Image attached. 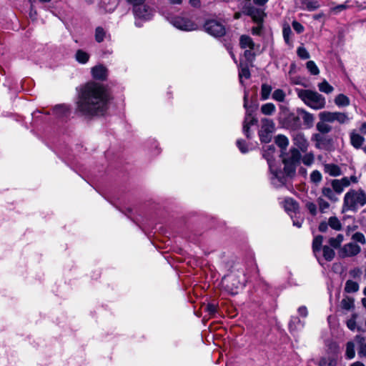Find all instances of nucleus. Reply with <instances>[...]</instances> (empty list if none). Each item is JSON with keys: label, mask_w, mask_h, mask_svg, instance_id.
<instances>
[{"label": "nucleus", "mask_w": 366, "mask_h": 366, "mask_svg": "<svg viewBox=\"0 0 366 366\" xmlns=\"http://www.w3.org/2000/svg\"><path fill=\"white\" fill-rule=\"evenodd\" d=\"M319 366H336V361L332 358H322L320 361Z\"/></svg>", "instance_id": "43"}, {"label": "nucleus", "mask_w": 366, "mask_h": 366, "mask_svg": "<svg viewBox=\"0 0 366 366\" xmlns=\"http://www.w3.org/2000/svg\"><path fill=\"white\" fill-rule=\"evenodd\" d=\"M358 228V225L353 224L352 225H347L346 229V234L347 236L351 235L352 233L355 232V230Z\"/></svg>", "instance_id": "55"}, {"label": "nucleus", "mask_w": 366, "mask_h": 366, "mask_svg": "<svg viewBox=\"0 0 366 366\" xmlns=\"http://www.w3.org/2000/svg\"><path fill=\"white\" fill-rule=\"evenodd\" d=\"M76 60L80 64H85L89 59V55L86 51L79 49L75 54Z\"/></svg>", "instance_id": "26"}, {"label": "nucleus", "mask_w": 366, "mask_h": 366, "mask_svg": "<svg viewBox=\"0 0 366 366\" xmlns=\"http://www.w3.org/2000/svg\"><path fill=\"white\" fill-rule=\"evenodd\" d=\"M317 203L322 212H325L330 207L329 203L321 197L317 199Z\"/></svg>", "instance_id": "46"}, {"label": "nucleus", "mask_w": 366, "mask_h": 366, "mask_svg": "<svg viewBox=\"0 0 366 366\" xmlns=\"http://www.w3.org/2000/svg\"><path fill=\"white\" fill-rule=\"evenodd\" d=\"M306 207H307V209L310 211V212L312 215H315L316 214V213H317V207H316L315 204H314L313 202H307L306 204Z\"/></svg>", "instance_id": "54"}, {"label": "nucleus", "mask_w": 366, "mask_h": 366, "mask_svg": "<svg viewBox=\"0 0 366 366\" xmlns=\"http://www.w3.org/2000/svg\"><path fill=\"white\" fill-rule=\"evenodd\" d=\"M272 88L270 85L263 84L261 86V99L267 100L269 98Z\"/></svg>", "instance_id": "30"}, {"label": "nucleus", "mask_w": 366, "mask_h": 366, "mask_svg": "<svg viewBox=\"0 0 366 366\" xmlns=\"http://www.w3.org/2000/svg\"><path fill=\"white\" fill-rule=\"evenodd\" d=\"M317 87L320 92L327 94H331L334 91V87L330 85L326 80L319 83L317 84Z\"/></svg>", "instance_id": "24"}, {"label": "nucleus", "mask_w": 366, "mask_h": 366, "mask_svg": "<svg viewBox=\"0 0 366 366\" xmlns=\"http://www.w3.org/2000/svg\"><path fill=\"white\" fill-rule=\"evenodd\" d=\"M346 355L348 359H352L355 355V345L352 342L347 343Z\"/></svg>", "instance_id": "40"}, {"label": "nucleus", "mask_w": 366, "mask_h": 366, "mask_svg": "<svg viewBox=\"0 0 366 366\" xmlns=\"http://www.w3.org/2000/svg\"><path fill=\"white\" fill-rule=\"evenodd\" d=\"M204 28L207 33L215 37L222 36L226 32L224 26L221 22L214 19L207 21Z\"/></svg>", "instance_id": "8"}, {"label": "nucleus", "mask_w": 366, "mask_h": 366, "mask_svg": "<svg viewBox=\"0 0 366 366\" xmlns=\"http://www.w3.org/2000/svg\"><path fill=\"white\" fill-rule=\"evenodd\" d=\"M297 55L302 59H307L310 58V54L305 47L300 46L297 51Z\"/></svg>", "instance_id": "48"}, {"label": "nucleus", "mask_w": 366, "mask_h": 366, "mask_svg": "<svg viewBox=\"0 0 366 366\" xmlns=\"http://www.w3.org/2000/svg\"><path fill=\"white\" fill-rule=\"evenodd\" d=\"M207 310L209 312L210 315L214 314L217 312V307L213 304H209L207 306Z\"/></svg>", "instance_id": "59"}, {"label": "nucleus", "mask_w": 366, "mask_h": 366, "mask_svg": "<svg viewBox=\"0 0 366 366\" xmlns=\"http://www.w3.org/2000/svg\"><path fill=\"white\" fill-rule=\"evenodd\" d=\"M347 326L351 330H355L356 327V322L354 320H349L347 321Z\"/></svg>", "instance_id": "60"}, {"label": "nucleus", "mask_w": 366, "mask_h": 366, "mask_svg": "<svg viewBox=\"0 0 366 366\" xmlns=\"http://www.w3.org/2000/svg\"><path fill=\"white\" fill-rule=\"evenodd\" d=\"M106 36V31L102 27H97L95 30V40L100 43L104 41Z\"/></svg>", "instance_id": "38"}, {"label": "nucleus", "mask_w": 366, "mask_h": 366, "mask_svg": "<svg viewBox=\"0 0 366 366\" xmlns=\"http://www.w3.org/2000/svg\"><path fill=\"white\" fill-rule=\"evenodd\" d=\"M261 112L264 115H272L276 111V107L272 103H267L261 107Z\"/></svg>", "instance_id": "25"}, {"label": "nucleus", "mask_w": 366, "mask_h": 366, "mask_svg": "<svg viewBox=\"0 0 366 366\" xmlns=\"http://www.w3.org/2000/svg\"><path fill=\"white\" fill-rule=\"evenodd\" d=\"M335 299H336V300L337 302L338 306L342 307V305H343V298H341L340 291H338L335 294Z\"/></svg>", "instance_id": "58"}, {"label": "nucleus", "mask_w": 366, "mask_h": 366, "mask_svg": "<svg viewBox=\"0 0 366 366\" xmlns=\"http://www.w3.org/2000/svg\"><path fill=\"white\" fill-rule=\"evenodd\" d=\"M320 7V4L317 1H310L307 3V8L310 11H314Z\"/></svg>", "instance_id": "50"}, {"label": "nucleus", "mask_w": 366, "mask_h": 366, "mask_svg": "<svg viewBox=\"0 0 366 366\" xmlns=\"http://www.w3.org/2000/svg\"><path fill=\"white\" fill-rule=\"evenodd\" d=\"M293 142L301 151H307L309 143L302 133H297L293 137Z\"/></svg>", "instance_id": "13"}, {"label": "nucleus", "mask_w": 366, "mask_h": 366, "mask_svg": "<svg viewBox=\"0 0 366 366\" xmlns=\"http://www.w3.org/2000/svg\"><path fill=\"white\" fill-rule=\"evenodd\" d=\"M261 128L259 131V136L262 142H269L271 140L272 134L274 131L275 125L272 119H262Z\"/></svg>", "instance_id": "7"}, {"label": "nucleus", "mask_w": 366, "mask_h": 366, "mask_svg": "<svg viewBox=\"0 0 366 366\" xmlns=\"http://www.w3.org/2000/svg\"><path fill=\"white\" fill-rule=\"evenodd\" d=\"M336 317L335 316L328 317V322L331 327H335L336 325Z\"/></svg>", "instance_id": "64"}, {"label": "nucleus", "mask_w": 366, "mask_h": 366, "mask_svg": "<svg viewBox=\"0 0 366 366\" xmlns=\"http://www.w3.org/2000/svg\"><path fill=\"white\" fill-rule=\"evenodd\" d=\"M54 112L59 117L65 116L69 112H68V108L65 105H58V106H56L54 107Z\"/></svg>", "instance_id": "39"}, {"label": "nucleus", "mask_w": 366, "mask_h": 366, "mask_svg": "<svg viewBox=\"0 0 366 366\" xmlns=\"http://www.w3.org/2000/svg\"><path fill=\"white\" fill-rule=\"evenodd\" d=\"M237 145L239 148V149L242 152V153H246L248 152V149L247 148V146H246V144L244 142V141L243 140H237Z\"/></svg>", "instance_id": "51"}, {"label": "nucleus", "mask_w": 366, "mask_h": 366, "mask_svg": "<svg viewBox=\"0 0 366 366\" xmlns=\"http://www.w3.org/2000/svg\"><path fill=\"white\" fill-rule=\"evenodd\" d=\"M322 174L321 173L315 170L313 171L310 174V179L314 183H319L322 180Z\"/></svg>", "instance_id": "47"}, {"label": "nucleus", "mask_w": 366, "mask_h": 366, "mask_svg": "<svg viewBox=\"0 0 366 366\" xmlns=\"http://www.w3.org/2000/svg\"><path fill=\"white\" fill-rule=\"evenodd\" d=\"M315 142L316 147L319 149H329L331 146V139L320 134H316L312 137Z\"/></svg>", "instance_id": "12"}, {"label": "nucleus", "mask_w": 366, "mask_h": 366, "mask_svg": "<svg viewBox=\"0 0 366 366\" xmlns=\"http://www.w3.org/2000/svg\"><path fill=\"white\" fill-rule=\"evenodd\" d=\"M304 324L300 321V320L297 317H292L290 322V328L291 330H297L302 328Z\"/></svg>", "instance_id": "32"}, {"label": "nucleus", "mask_w": 366, "mask_h": 366, "mask_svg": "<svg viewBox=\"0 0 366 366\" xmlns=\"http://www.w3.org/2000/svg\"><path fill=\"white\" fill-rule=\"evenodd\" d=\"M322 194L324 197H327L332 202H337L340 196L330 187H323L322 189Z\"/></svg>", "instance_id": "18"}, {"label": "nucleus", "mask_w": 366, "mask_h": 366, "mask_svg": "<svg viewBox=\"0 0 366 366\" xmlns=\"http://www.w3.org/2000/svg\"><path fill=\"white\" fill-rule=\"evenodd\" d=\"M169 22L176 28L186 31H194L198 29L197 24L190 18L184 16L172 17Z\"/></svg>", "instance_id": "5"}, {"label": "nucleus", "mask_w": 366, "mask_h": 366, "mask_svg": "<svg viewBox=\"0 0 366 366\" xmlns=\"http://www.w3.org/2000/svg\"><path fill=\"white\" fill-rule=\"evenodd\" d=\"M109 96L104 87L92 81L81 89L76 102V109L82 115H103L108 108Z\"/></svg>", "instance_id": "1"}, {"label": "nucleus", "mask_w": 366, "mask_h": 366, "mask_svg": "<svg viewBox=\"0 0 366 366\" xmlns=\"http://www.w3.org/2000/svg\"><path fill=\"white\" fill-rule=\"evenodd\" d=\"M323 257L327 261H331L335 257V252L328 246L323 247Z\"/></svg>", "instance_id": "35"}, {"label": "nucleus", "mask_w": 366, "mask_h": 366, "mask_svg": "<svg viewBox=\"0 0 366 366\" xmlns=\"http://www.w3.org/2000/svg\"><path fill=\"white\" fill-rule=\"evenodd\" d=\"M323 242V237L321 235L315 237L312 242V249L314 252H319L320 250L322 244Z\"/></svg>", "instance_id": "37"}, {"label": "nucleus", "mask_w": 366, "mask_h": 366, "mask_svg": "<svg viewBox=\"0 0 366 366\" xmlns=\"http://www.w3.org/2000/svg\"><path fill=\"white\" fill-rule=\"evenodd\" d=\"M325 172L332 177L340 175L341 169L336 164H327L325 165Z\"/></svg>", "instance_id": "19"}, {"label": "nucleus", "mask_w": 366, "mask_h": 366, "mask_svg": "<svg viewBox=\"0 0 366 366\" xmlns=\"http://www.w3.org/2000/svg\"><path fill=\"white\" fill-rule=\"evenodd\" d=\"M359 355L366 357V342L360 345Z\"/></svg>", "instance_id": "62"}, {"label": "nucleus", "mask_w": 366, "mask_h": 366, "mask_svg": "<svg viewBox=\"0 0 366 366\" xmlns=\"http://www.w3.org/2000/svg\"><path fill=\"white\" fill-rule=\"evenodd\" d=\"M273 146L268 147V152L264 153V157L267 159L270 171L275 178L280 183H284L286 176H292L295 173L296 167L300 159V153L297 149H291L288 153L282 152L281 156L284 163V170H278L269 157L270 153L274 152Z\"/></svg>", "instance_id": "2"}, {"label": "nucleus", "mask_w": 366, "mask_h": 366, "mask_svg": "<svg viewBox=\"0 0 366 366\" xmlns=\"http://www.w3.org/2000/svg\"><path fill=\"white\" fill-rule=\"evenodd\" d=\"M239 8L244 13L250 16L253 20L257 23H261L263 20L264 14L262 10L254 7L250 0H243L241 2Z\"/></svg>", "instance_id": "6"}, {"label": "nucleus", "mask_w": 366, "mask_h": 366, "mask_svg": "<svg viewBox=\"0 0 366 366\" xmlns=\"http://www.w3.org/2000/svg\"><path fill=\"white\" fill-rule=\"evenodd\" d=\"M307 69L312 75H317L319 74L320 71L316 64L313 61H309L306 64Z\"/></svg>", "instance_id": "41"}, {"label": "nucleus", "mask_w": 366, "mask_h": 366, "mask_svg": "<svg viewBox=\"0 0 366 366\" xmlns=\"http://www.w3.org/2000/svg\"><path fill=\"white\" fill-rule=\"evenodd\" d=\"M283 37L285 42L289 44L290 43V37L292 35V30L289 26H285L283 28Z\"/></svg>", "instance_id": "45"}, {"label": "nucleus", "mask_w": 366, "mask_h": 366, "mask_svg": "<svg viewBox=\"0 0 366 366\" xmlns=\"http://www.w3.org/2000/svg\"><path fill=\"white\" fill-rule=\"evenodd\" d=\"M317 129L322 133H327L331 130V127L326 124V122L322 121L317 124Z\"/></svg>", "instance_id": "42"}, {"label": "nucleus", "mask_w": 366, "mask_h": 366, "mask_svg": "<svg viewBox=\"0 0 366 366\" xmlns=\"http://www.w3.org/2000/svg\"><path fill=\"white\" fill-rule=\"evenodd\" d=\"M361 252V247L354 242L345 244V257H354Z\"/></svg>", "instance_id": "14"}, {"label": "nucleus", "mask_w": 366, "mask_h": 366, "mask_svg": "<svg viewBox=\"0 0 366 366\" xmlns=\"http://www.w3.org/2000/svg\"><path fill=\"white\" fill-rule=\"evenodd\" d=\"M286 126L290 129H295L300 126V118L294 114H290L287 118Z\"/></svg>", "instance_id": "20"}, {"label": "nucleus", "mask_w": 366, "mask_h": 366, "mask_svg": "<svg viewBox=\"0 0 366 366\" xmlns=\"http://www.w3.org/2000/svg\"><path fill=\"white\" fill-rule=\"evenodd\" d=\"M321 121L333 123L335 122H342L343 115L340 112H322L319 114Z\"/></svg>", "instance_id": "11"}, {"label": "nucleus", "mask_w": 366, "mask_h": 366, "mask_svg": "<svg viewBox=\"0 0 366 366\" xmlns=\"http://www.w3.org/2000/svg\"><path fill=\"white\" fill-rule=\"evenodd\" d=\"M272 99L275 101L282 102L285 99V93L283 90L277 89L272 94Z\"/></svg>", "instance_id": "36"}, {"label": "nucleus", "mask_w": 366, "mask_h": 366, "mask_svg": "<svg viewBox=\"0 0 366 366\" xmlns=\"http://www.w3.org/2000/svg\"><path fill=\"white\" fill-rule=\"evenodd\" d=\"M274 142L279 147H280L284 151L286 150L287 147L289 145L288 138L282 134H279L277 137H275Z\"/></svg>", "instance_id": "21"}, {"label": "nucleus", "mask_w": 366, "mask_h": 366, "mask_svg": "<svg viewBox=\"0 0 366 366\" xmlns=\"http://www.w3.org/2000/svg\"><path fill=\"white\" fill-rule=\"evenodd\" d=\"M350 236L352 242H354L355 244L360 243L362 244H366L365 235L362 232H355L352 233Z\"/></svg>", "instance_id": "27"}, {"label": "nucleus", "mask_w": 366, "mask_h": 366, "mask_svg": "<svg viewBox=\"0 0 366 366\" xmlns=\"http://www.w3.org/2000/svg\"><path fill=\"white\" fill-rule=\"evenodd\" d=\"M134 16L137 19L149 20L151 19L153 14L152 9L145 4L136 6L133 9Z\"/></svg>", "instance_id": "9"}, {"label": "nucleus", "mask_w": 366, "mask_h": 366, "mask_svg": "<svg viewBox=\"0 0 366 366\" xmlns=\"http://www.w3.org/2000/svg\"><path fill=\"white\" fill-rule=\"evenodd\" d=\"M315 160V157L312 153H307L305 154L302 159V162L304 164L307 166L311 165Z\"/></svg>", "instance_id": "44"}, {"label": "nucleus", "mask_w": 366, "mask_h": 366, "mask_svg": "<svg viewBox=\"0 0 366 366\" xmlns=\"http://www.w3.org/2000/svg\"><path fill=\"white\" fill-rule=\"evenodd\" d=\"M284 207L288 212H295L298 209L297 203L292 199H286L285 200Z\"/></svg>", "instance_id": "29"}, {"label": "nucleus", "mask_w": 366, "mask_h": 366, "mask_svg": "<svg viewBox=\"0 0 366 366\" xmlns=\"http://www.w3.org/2000/svg\"><path fill=\"white\" fill-rule=\"evenodd\" d=\"M365 142V138L359 134L352 132L350 134V143L355 149L362 147Z\"/></svg>", "instance_id": "17"}, {"label": "nucleus", "mask_w": 366, "mask_h": 366, "mask_svg": "<svg viewBox=\"0 0 366 366\" xmlns=\"http://www.w3.org/2000/svg\"><path fill=\"white\" fill-rule=\"evenodd\" d=\"M304 120L305 122L312 123L314 121V117L312 114H311L308 112H305V116H304Z\"/></svg>", "instance_id": "57"}, {"label": "nucleus", "mask_w": 366, "mask_h": 366, "mask_svg": "<svg viewBox=\"0 0 366 366\" xmlns=\"http://www.w3.org/2000/svg\"><path fill=\"white\" fill-rule=\"evenodd\" d=\"M366 204V194L362 189H350L345 194V208L357 211L360 207Z\"/></svg>", "instance_id": "4"}, {"label": "nucleus", "mask_w": 366, "mask_h": 366, "mask_svg": "<svg viewBox=\"0 0 366 366\" xmlns=\"http://www.w3.org/2000/svg\"><path fill=\"white\" fill-rule=\"evenodd\" d=\"M328 225L335 230H340L342 224L336 217H331L328 220Z\"/></svg>", "instance_id": "33"}, {"label": "nucleus", "mask_w": 366, "mask_h": 366, "mask_svg": "<svg viewBox=\"0 0 366 366\" xmlns=\"http://www.w3.org/2000/svg\"><path fill=\"white\" fill-rule=\"evenodd\" d=\"M240 46L243 49L252 50L254 49V44L249 36L243 35L240 37Z\"/></svg>", "instance_id": "22"}, {"label": "nucleus", "mask_w": 366, "mask_h": 366, "mask_svg": "<svg viewBox=\"0 0 366 366\" xmlns=\"http://www.w3.org/2000/svg\"><path fill=\"white\" fill-rule=\"evenodd\" d=\"M298 314L302 317H306L308 315L307 309L305 306H301L298 308Z\"/></svg>", "instance_id": "56"}, {"label": "nucleus", "mask_w": 366, "mask_h": 366, "mask_svg": "<svg viewBox=\"0 0 366 366\" xmlns=\"http://www.w3.org/2000/svg\"><path fill=\"white\" fill-rule=\"evenodd\" d=\"M332 270L335 273L341 275L343 272V266L341 263H335L332 267Z\"/></svg>", "instance_id": "53"}, {"label": "nucleus", "mask_w": 366, "mask_h": 366, "mask_svg": "<svg viewBox=\"0 0 366 366\" xmlns=\"http://www.w3.org/2000/svg\"><path fill=\"white\" fill-rule=\"evenodd\" d=\"M250 71L247 66H243L242 64L239 65V79L241 84H243V79H248L250 78Z\"/></svg>", "instance_id": "23"}, {"label": "nucleus", "mask_w": 366, "mask_h": 366, "mask_svg": "<svg viewBox=\"0 0 366 366\" xmlns=\"http://www.w3.org/2000/svg\"><path fill=\"white\" fill-rule=\"evenodd\" d=\"M335 102L337 106L343 105V94H340L335 99Z\"/></svg>", "instance_id": "61"}, {"label": "nucleus", "mask_w": 366, "mask_h": 366, "mask_svg": "<svg viewBox=\"0 0 366 366\" xmlns=\"http://www.w3.org/2000/svg\"><path fill=\"white\" fill-rule=\"evenodd\" d=\"M332 189L339 195L343 191V179H333L332 181Z\"/></svg>", "instance_id": "28"}, {"label": "nucleus", "mask_w": 366, "mask_h": 366, "mask_svg": "<svg viewBox=\"0 0 366 366\" xmlns=\"http://www.w3.org/2000/svg\"><path fill=\"white\" fill-rule=\"evenodd\" d=\"M359 290V285L357 282L347 280L345 286V292H355Z\"/></svg>", "instance_id": "31"}, {"label": "nucleus", "mask_w": 366, "mask_h": 366, "mask_svg": "<svg viewBox=\"0 0 366 366\" xmlns=\"http://www.w3.org/2000/svg\"><path fill=\"white\" fill-rule=\"evenodd\" d=\"M358 179L356 176L352 175L350 178L345 177V187H347L351 184V183H357Z\"/></svg>", "instance_id": "49"}, {"label": "nucleus", "mask_w": 366, "mask_h": 366, "mask_svg": "<svg viewBox=\"0 0 366 366\" xmlns=\"http://www.w3.org/2000/svg\"><path fill=\"white\" fill-rule=\"evenodd\" d=\"M257 119L252 116L250 114H247L244 124H243V132L247 138L250 137L249 127L256 124Z\"/></svg>", "instance_id": "16"}, {"label": "nucleus", "mask_w": 366, "mask_h": 366, "mask_svg": "<svg viewBox=\"0 0 366 366\" xmlns=\"http://www.w3.org/2000/svg\"><path fill=\"white\" fill-rule=\"evenodd\" d=\"M92 74L94 79L104 80L107 76V69L103 65H97L92 68Z\"/></svg>", "instance_id": "15"}, {"label": "nucleus", "mask_w": 366, "mask_h": 366, "mask_svg": "<svg viewBox=\"0 0 366 366\" xmlns=\"http://www.w3.org/2000/svg\"><path fill=\"white\" fill-rule=\"evenodd\" d=\"M292 27L294 30L297 31L298 34H300L304 31V26L300 23L296 21H294L292 22Z\"/></svg>", "instance_id": "52"}, {"label": "nucleus", "mask_w": 366, "mask_h": 366, "mask_svg": "<svg viewBox=\"0 0 366 366\" xmlns=\"http://www.w3.org/2000/svg\"><path fill=\"white\" fill-rule=\"evenodd\" d=\"M353 306V301L347 299L346 300L345 298V310H350Z\"/></svg>", "instance_id": "63"}, {"label": "nucleus", "mask_w": 366, "mask_h": 366, "mask_svg": "<svg viewBox=\"0 0 366 366\" xmlns=\"http://www.w3.org/2000/svg\"><path fill=\"white\" fill-rule=\"evenodd\" d=\"M296 91L298 97L311 109L320 110L325 107L326 99L324 96L317 92L301 89Z\"/></svg>", "instance_id": "3"}, {"label": "nucleus", "mask_w": 366, "mask_h": 366, "mask_svg": "<svg viewBox=\"0 0 366 366\" xmlns=\"http://www.w3.org/2000/svg\"><path fill=\"white\" fill-rule=\"evenodd\" d=\"M343 241V237L342 234H338L336 237H332L329 240L330 245L333 248H338L340 247L341 243Z\"/></svg>", "instance_id": "34"}, {"label": "nucleus", "mask_w": 366, "mask_h": 366, "mask_svg": "<svg viewBox=\"0 0 366 366\" xmlns=\"http://www.w3.org/2000/svg\"><path fill=\"white\" fill-rule=\"evenodd\" d=\"M224 284H225L227 290L232 295L237 294V290L244 285L243 282L237 280L234 275L224 278Z\"/></svg>", "instance_id": "10"}]
</instances>
